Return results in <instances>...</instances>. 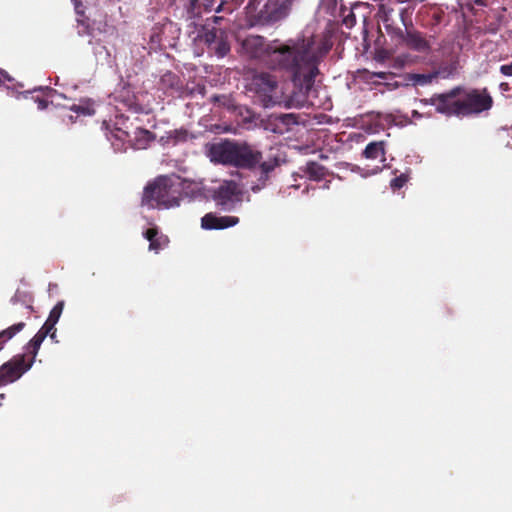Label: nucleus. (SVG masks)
Here are the masks:
<instances>
[{
  "instance_id": "4c0bfd02",
  "label": "nucleus",
  "mask_w": 512,
  "mask_h": 512,
  "mask_svg": "<svg viewBox=\"0 0 512 512\" xmlns=\"http://www.w3.org/2000/svg\"><path fill=\"white\" fill-rule=\"evenodd\" d=\"M211 19H212L214 24L220 25L221 22L224 20V17H222V16H213Z\"/></svg>"
},
{
  "instance_id": "ea45409f",
  "label": "nucleus",
  "mask_w": 512,
  "mask_h": 512,
  "mask_svg": "<svg viewBox=\"0 0 512 512\" xmlns=\"http://www.w3.org/2000/svg\"><path fill=\"white\" fill-rule=\"evenodd\" d=\"M56 332H57V329L55 328L48 336L51 338L52 341H54L55 343H58V340L56 338Z\"/></svg>"
},
{
  "instance_id": "473e14b6",
  "label": "nucleus",
  "mask_w": 512,
  "mask_h": 512,
  "mask_svg": "<svg viewBox=\"0 0 512 512\" xmlns=\"http://www.w3.org/2000/svg\"><path fill=\"white\" fill-rule=\"evenodd\" d=\"M500 72L504 76L511 77L512 76V62L509 64H504L500 66Z\"/></svg>"
},
{
  "instance_id": "f3484780",
  "label": "nucleus",
  "mask_w": 512,
  "mask_h": 512,
  "mask_svg": "<svg viewBox=\"0 0 512 512\" xmlns=\"http://www.w3.org/2000/svg\"><path fill=\"white\" fill-rule=\"evenodd\" d=\"M215 0H190L187 13L190 18L200 17L203 12L211 11Z\"/></svg>"
},
{
  "instance_id": "2eb2a0df",
  "label": "nucleus",
  "mask_w": 512,
  "mask_h": 512,
  "mask_svg": "<svg viewBox=\"0 0 512 512\" xmlns=\"http://www.w3.org/2000/svg\"><path fill=\"white\" fill-rule=\"evenodd\" d=\"M277 88V81L269 73H259L252 77L250 89L262 96H270Z\"/></svg>"
},
{
  "instance_id": "20e7f679",
  "label": "nucleus",
  "mask_w": 512,
  "mask_h": 512,
  "mask_svg": "<svg viewBox=\"0 0 512 512\" xmlns=\"http://www.w3.org/2000/svg\"><path fill=\"white\" fill-rule=\"evenodd\" d=\"M462 93V87L457 86L452 88L451 90L434 94L431 98L421 99V103L424 105H433L435 106V110L437 113L443 114L445 116H462L461 110V98L460 95Z\"/></svg>"
},
{
  "instance_id": "1a4fd4ad",
  "label": "nucleus",
  "mask_w": 512,
  "mask_h": 512,
  "mask_svg": "<svg viewBox=\"0 0 512 512\" xmlns=\"http://www.w3.org/2000/svg\"><path fill=\"white\" fill-rule=\"evenodd\" d=\"M262 152L247 142H237L234 167L239 169H255L262 160Z\"/></svg>"
},
{
  "instance_id": "7c9ffc66",
  "label": "nucleus",
  "mask_w": 512,
  "mask_h": 512,
  "mask_svg": "<svg viewBox=\"0 0 512 512\" xmlns=\"http://www.w3.org/2000/svg\"><path fill=\"white\" fill-rule=\"evenodd\" d=\"M407 180H408L407 176H406V175H404V174H401L400 176L393 178V179L391 180L390 185H391V187H392L394 190H396V189H400V188H402V187L405 185V183L407 182Z\"/></svg>"
},
{
  "instance_id": "6ab92c4d",
  "label": "nucleus",
  "mask_w": 512,
  "mask_h": 512,
  "mask_svg": "<svg viewBox=\"0 0 512 512\" xmlns=\"http://www.w3.org/2000/svg\"><path fill=\"white\" fill-rule=\"evenodd\" d=\"M395 4H406L398 10L399 18L402 24H410L412 14L416 8L417 0H393Z\"/></svg>"
},
{
  "instance_id": "4be33fe9",
  "label": "nucleus",
  "mask_w": 512,
  "mask_h": 512,
  "mask_svg": "<svg viewBox=\"0 0 512 512\" xmlns=\"http://www.w3.org/2000/svg\"><path fill=\"white\" fill-rule=\"evenodd\" d=\"M70 110L79 116H92L95 114L94 102L90 99L81 100L79 104H73Z\"/></svg>"
},
{
  "instance_id": "0eeeda50",
  "label": "nucleus",
  "mask_w": 512,
  "mask_h": 512,
  "mask_svg": "<svg viewBox=\"0 0 512 512\" xmlns=\"http://www.w3.org/2000/svg\"><path fill=\"white\" fill-rule=\"evenodd\" d=\"M405 30H401L400 37H395L394 41L397 45H403L410 50L427 53L431 49L430 42L426 39L424 34L414 28L412 20L410 24H403Z\"/></svg>"
},
{
  "instance_id": "4468645a",
  "label": "nucleus",
  "mask_w": 512,
  "mask_h": 512,
  "mask_svg": "<svg viewBox=\"0 0 512 512\" xmlns=\"http://www.w3.org/2000/svg\"><path fill=\"white\" fill-rule=\"evenodd\" d=\"M239 223L236 216H217L215 213H207L201 218V227L205 230H222L233 227Z\"/></svg>"
},
{
  "instance_id": "37998d69",
  "label": "nucleus",
  "mask_w": 512,
  "mask_h": 512,
  "mask_svg": "<svg viewBox=\"0 0 512 512\" xmlns=\"http://www.w3.org/2000/svg\"><path fill=\"white\" fill-rule=\"evenodd\" d=\"M500 87H501L502 89H504V90H507V89H508V84H507V83H502V84L500 85Z\"/></svg>"
},
{
  "instance_id": "f704fd0d",
  "label": "nucleus",
  "mask_w": 512,
  "mask_h": 512,
  "mask_svg": "<svg viewBox=\"0 0 512 512\" xmlns=\"http://www.w3.org/2000/svg\"><path fill=\"white\" fill-rule=\"evenodd\" d=\"M173 133L175 134V139H177V140H185L187 137V131H185V130H180V131L175 130Z\"/></svg>"
},
{
  "instance_id": "2f4dec72",
  "label": "nucleus",
  "mask_w": 512,
  "mask_h": 512,
  "mask_svg": "<svg viewBox=\"0 0 512 512\" xmlns=\"http://www.w3.org/2000/svg\"><path fill=\"white\" fill-rule=\"evenodd\" d=\"M54 329H55V324L46 320L38 332L42 333L44 336L47 337Z\"/></svg>"
},
{
  "instance_id": "58836bf2",
  "label": "nucleus",
  "mask_w": 512,
  "mask_h": 512,
  "mask_svg": "<svg viewBox=\"0 0 512 512\" xmlns=\"http://www.w3.org/2000/svg\"><path fill=\"white\" fill-rule=\"evenodd\" d=\"M374 76L380 79H387V73L386 72H376L374 73Z\"/></svg>"
},
{
  "instance_id": "c9c22d12",
  "label": "nucleus",
  "mask_w": 512,
  "mask_h": 512,
  "mask_svg": "<svg viewBox=\"0 0 512 512\" xmlns=\"http://www.w3.org/2000/svg\"><path fill=\"white\" fill-rule=\"evenodd\" d=\"M80 25L82 26V31H79V34H89V25L86 21L81 20L79 21Z\"/></svg>"
},
{
  "instance_id": "cd10ccee",
  "label": "nucleus",
  "mask_w": 512,
  "mask_h": 512,
  "mask_svg": "<svg viewBox=\"0 0 512 512\" xmlns=\"http://www.w3.org/2000/svg\"><path fill=\"white\" fill-rule=\"evenodd\" d=\"M63 308H64V302L63 301H59L53 308L52 310L50 311L49 313V316L47 318V320L53 324L56 325V323L59 321V318L63 312Z\"/></svg>"
},
{
  "instance_id": "393cba45",
  "label": "nucleus",
  "mask_w": 512,
  "mask_h": 512,
  "mask_svg": "<svg viewBox=\"0 0 512 512\" xmlns=\"http://www.w3.org/2000/svg\"><path fill=\"white\" fill-rule=\"evenodd\" d=\"M243 2V0H221V3L217 6L215 11L217 13L225 12V13H232L238 5H240Z\"/></svg>"
},
{
  "instance_id": "5701e85b",
  "label": "nucleus",
  "mask_w": 512,
  "mask_h": 512,
  "mask_svg": "<svg viewBox=\"0 0 512 512\" xmlns=\"http://www.w3.org/2000/svg\"><path fill=\"white\" fill-rule=\"evenodd\" d=\"M305 172L314 180H320L325 176V168L316 162L307 163Z\"/></svg>"
},
{
  "instance_id": "f03ea898",
  "label": "nucleus",
  "mask_w": 512,
  "mask_h": 512,
  "mask_svg": "<svg viewBox=\"0 0 512 512\" xmlns=\"http://www.w3.org/2000/svg\"><path fill=\"white\" fill-rule=\"evenodd\" d=\"M181 184L178 177L159 176L144 188L142 204L150 208H172L180 205Z\"/></svg>"
},
{
  "instance_id": "39448f33",
  "label": "nucleus",
  "mask_w": 512,
  "mask_h": 512,
  "mask_svg": "<svg viewBox=\"0 0 512 512\" xmlns=\"http://www.w3.org/2000/svg\"><path fill=\"white\" fill-rule=\"evenodd\" d=\"M460 98L462 116L480 114L489 110L493 105V99L487 88L465 89L462 87Z\"/></svg>"
},
{
  "instance_id": "aec40b11",
  "label": "nucleus",
  "mask_w": 512,
  "mask_h": 512,
  "mask_svg": "<svg viewBox=\"0 0 512 512\" xmlns=\"http://www.w3.org/2000/svg\"><path fill=\"white\" fill-rule=\"evenodd\" d=\"M26 327L25 321H19L9 326L0 332V350L4 347L5 343L11 340L15 335L21 332Z\"/></svg>"
},
{
  "instance_id": "412c9836",
  "label": "nucleus",
  "mask_w": 512,
  "mask_h": 512,
  "mask_svg": "<svg viewBox=\"0 0 512 512\" xmlns=\"http://www.w3.org/2000/svg\"><path fill=\"white\" fill-rule=\"evenodd\" d=\"M45 338L46 336H44L42 333L37 332L27 344L26 349L29 354V358L27 360L30 361L32 364Z\"/></svg>"
},
{
  "instance_id": "a19ab883",
  "label": "nucleus",
  "mask_w": 512,
  "mask_h": 512,
  "mask_svg": "<svg viewBox=\"0 0 512 512\" xmlns=\"http://www.w3.org/2000/svg\"><path fill=\"white\" fill-rule=\"evenodd\" d=\"M442 16L443 15L441 13H435L433 17H434V19H436L437 22H439L440 19H442Z\"/></svg>"
},
{
  "instance_id": "9d476101",
  "label": "nucleus",
  "mask_w": 512,
  "mask_h": 512,
  "mask_svg": "<svg viewBox=\"0 0 512 512\" xmlns=\"http://www.w3.org/2000/svg\"><path fill=\"white\" fill-rule=\"evenodd\" d=\"M236 143L234 140H221L209 145L207 155L211 162L234 167Z\"/></svg>"
},
{
  "instance_id": "bb28decb",
  "label": "nucleus",
  "mask_w": 512,
  "mask_h": 512,
  "mask_svg": "<svg viewBox=\"0 0 512 512\" xmlns=\"http://www.w3.org/2000/svg\"><path fill=\"white\" fill-rule=\"evenodd\" d=\"M115 127V134L121 135V131L119 130V127L124 128L125 130H133L135 127H133V123L130 122L128 117H125L124 115H120L116 117V121L114 123Z\"/></svg>"
},
{
  "instance_id": "c03bdc74",
  "label": "nucleus",
  "mask_w": 512,
  "mask_h": 512,
  "mask_svg": "<svg viewBox=\"0 0 512 512\" xmlns=\"http://www.w3.org/2000/svg\"><path fill=\"white\" fill-rule=\"evenodd\" d=\"M24 309L26 310V314H27L26 318L28 319L29 318V314H30V312L28 311V307H25Z\"/></svg>"
},
{
  "instance_id": "79ce46f5",
  "label": "nucleus",
  "mask_w": 512,
  "mask_h": 512,
  "mask_svg": "<svg viewBox=\"0 0 512 512\" xmlns=\"http://www.w3.org/2000/svg\"><path fill=\"white\" fill-rule=\"evenodd\" d=\"M130 108L134 111V112H139L141 111V108L139 107V105H134V106H130Z\"/></svg>"
},
{
  "instance_id": "a211bd4d",
  "label": "nucleus",
  "mask_w": 512,
  "mask_h": 512,
  "mask_svg": "<svg viewBox=\"0 0 512 512\" xmlns=\"http://www.w3.org/2000/svg\"><path fill=\"white\" fill-rule=\"evenodd\" d=\"M363 157L370 160H375L381 158V160L385 161V142L384 141H374L367 144L362 153Z\"/></svg>"
},
{
  "instance_id": "9b49d317",
  "label": "nucleus",
  "mask_w": 512,
  "mask_h": 512,
  "mask_svg": "<svg viewBox=\"0 0 512 512\" xmlns=\"http://www.w3.org/2000/svg\"><path fill=\"white\" fill-rule=\"evenodd\" d=\"M237 194V184L234 181H224L214 190L213 199L222 210L230 211L238 201Z\"/></svg>"
},
{
  "instance_id": "c756f323",
  "label": "nucleus",
  "mask_w": 512,
  "mask_h": 512,
  "mask_svg": "<svg viewBox=\"0 0 512 512\" xmlns=\"http://www.w3.org/2000/svg\"><path fill=\"white\" fill-rule=\"evenodd\" d=\"M258 165H259V167L261 169V172L263 174L267 175L268 173H270L271 171L274 170V168L277 165V163L275 162V160H268V161H263V162L261 160Z\"/></svg>"
},
{
  "instance_id": "423d86ee",
  "label": "nucleus",
  "mask_w": 512,
  "mask_h": 512,
  "mask_svg": "<svg viewBox=\"0 0 512 512\" xmlns=\"http://www.w3.org/2000/svg\"><path fill=\"white\" fill-rule=\"evenodd\" d=\"M199 39L206 45L208 52L218 58L227 56L231 50L228 32L221 27L204 26Z\"/></svg>"
},
{
  "instance_id": "b1692460",
  "label": "nucleus",
  "mask_w": 512,
  "mask_h": 512,
  "mask_svg": "<svg viewBox=\"0 0 512 512\" xmlns=\"http://www.w3.org/2000/svg\"><path fill=\"white\" fill-rule=\"evenodd\" d=\"M180 78L171 71H167L161 76V84L164 88L178 89Z\"/></svg>"
},
{
  "instance_id": "dca6fc26",
  "label": "nucleus",
  "mask_w": 512,
  "mask_h": 512,
  "mask_svg": "<svg viewBox=\"0 0 512 512\" xmlns=\"http://www.w3.org/2000/svg\"><path fill=\"white\" fill-rule=\"evenodd\" d=\"M143 236L149 241V250L155 253H159L169 244L168 236L161 233L157 227L148 228Z\"/></svg>"
},
{
  "instance_id": "72a5a7b5",
  "label": "nucleus",
  "mask_w": 512,
  "mask_h": 512,
  "mask_svg": "<svg viewBox=\"0 0 512 512\" xmlns=\"http://www.w3.org/2000/svg\"><path fill=\"white\" fill-rule=\"evenodd\" d=\"M5 81L11 82L13 79L6 71L0 70V85Z\"/></svg>"
},
{
  "instance_id": "e433bc0d",
  "label": "nucleus",
  "mask_w": 512,
  "mask_h": 512,
  "mask_svg": "<svg viewBox=\"0 0 512 512\" xmlns=\"http://www.w3.org/2000/svg\"><path fill=\"white\" fill-rule=\"evenodd\" d=\"M37 105L39 110H44L48 106V101L45 99H38Z\"/></svg>"
},
{
  "instance_id": "7ed1b4c3",
  "label": "nucleus",
  "mask_w": 512,
  "mask_h": 512,
  "mask_svg": "<svg viewBox=\"0 0 512 512\" xmlns=\"http://www.w3.org/2000/svg\"><path fill=\"white\" fill-rule=\"evenodd\" d=\"M293 0H250L247 8L257 19L264 22H276L285 18Z\"/></svg>"
},
{
  "instance_id": "6e6552de",
  "label": "nucleus",
  "mask_w": 512,
  "mask_h": 512,
  "mask_svg": "<svg viewBox=\"0 0 512 512\" xmlns=\"http://www.w3.org/2000/svg\"><path fill=\"white\" fill-rule=\"evenodd\" d=\"M32 366L26 354H18L0 367V387L18 380Z\"/></svg>"
},
{
  "instance_id": "ddd939ff",
  "label": "nucleus",
  "mask_w": 512,
  "mask_h": 512,
  "mask_svg": "<svg viewBox=\"0 0 512 512\" xmlns=\"http://www.w3.org/2000/svg\"><path fill=\"white\" fill-rule=\"evenodd\" d=\"M376 16L383 23L384 28L390 38L400 37L401 27L398 25V11L394 7L386 4H380Z\"/></svg>"
},
{
  "instance_id": "c85d7f7f",
  "label": "nucleus",
  "mask_w": 512,
  "mask_h": 512,
  "mask_svg": "<svg viewBox=\"0 0 512 512\" xmlns=\"http://www.w3.org/2000/svg\"><path fill=\"white\" fill-rule=\"evenodd\" d=\"M212 101L214 103H218L219 106H223L229 110L234 108V105L232 104V99L226 95H214L212 97Z\"/></svg>"
},
{
  "instance_id": "f257e3e1",
  "label": "nucleus",
  "mask_w": 512,
  "mask_h": 512,
  "mask_svg": "<svg viewBox=\"0 0 512 512\" xmlns=\"http://www.w3.org/2000/svg\"><path fill=\"white\" fill-rule=\"evenodd\" d=\"M242 47L251 58H261L269 68L288 73L294 89L303 98L312 90L318 66L327 52L316 47L314 37L266 43L264 37L250 35L243 40Z\"/></svg>"
},
{
  "instance_id": "a878e982",
  "label": "nucleus",
  "mask_w": 512,
  "mask_h": 512,
  "mask_svg": "<svg viewBox=\"0 0 512 512\" xmlns=\"http://www.w3.org/2000/svg\"><path fill=\"white\" fill-rule=\"evenodd\" d=\"M438 77V72L429 73V74H414L412 77V81L415 85H427L432 83L434 79Z\"/></svg>"
},
{
  "instance_id": "f8f14e48",
  "label": "nucleus",
  "mask_w": 512,
  "mask_h": 512,
  "mask_svg": "<svg viewBox=\"0 0 512 512\" xmlns=\"http://www.w3.org/2000/svg\"><path fill=\"white\" fill-rule=\"evenodd\" d=\"M121 135L116 134V139L127 142L134 149H145L154 139V135L147 129L135 127L133 130H125L119 127Z\"/></svg>"
}]
</instances>
